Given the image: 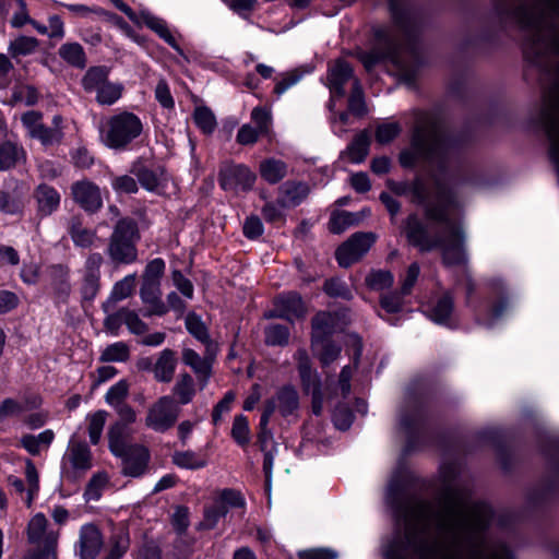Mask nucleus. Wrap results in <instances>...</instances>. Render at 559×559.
Wrapping results in <instances>:
<instances>
[{
  "instance_id": "1",
  "label": "nucleus",
  "mask_w": 559,
  "mask_h": 559,
  "mask_svg": "<svg viewBox=\"0 0 559 559\" xmlns=\"http://www.w3.org/2000/svg\"><path fill=\"white\" fill-rule=\"evenodd\" d=\"M408 478V472L399 468L385 492L396 523L383 549L385 559H514L504 545L486 537L492 516L487 503L471 501L455 487L436 501H425L412 495Z\"/></svg>"
},
{
  "instance_id": "2",
  "label": "nucleus",
  "mask_w": 559,
  "mask_h": 559,
  "mask_svg": "<svg viewBox=\"0 0 559 559\" xmlns=\"http://www.w3.org/2000/svg\"><path fill=\"white\" fill-rule=\"evenodd\" d=\"M414 197L424 206L429 223L409 215L405 225L408 242L420 252L440 250L445 265L465 264V233L461 221L451 216V211L459 206L453 194L437 181L433 197L421 182L414 186Z\"/></svg>"
},
{
  "instance_id": "3",
  "label": "nucleus",
  "mask_w": 559,
  "mask_h": 559,
  "mask_svg": "<svg viewBox=\"0 0 559 559\" xmlns=\"http://www.w3.org/2000/svg\"><path fill=\"white\" fill-rule=\"evenodd\" d=\"M455 152L453 142L443 134L436 117L420 112L412 133L411 147L401 152L400 163L403 167H413L418 160H425L443 169L454 158Z\"/></svg>"
},
{
  "instance_id": "4",
  "label": "nucleus",
  "mask_w": 559,
  "mask_h": 559,
  "mask_svg": "<svg viewBox=\"0 0 559 559\" xmlns=\"http://www.w3.org/2000/svg\"><path fill=\"white\" fill-rule=\"evenodd\" d=\"M358 59L368 71L377 63L389 60L396 68L397 72L407 80L414 78L419 63L416 49L397 44L395 36L386 28H378L374 32L372 49L358 52Z\"/></svg>"
},
{
  "instance_id": "5",
  "label": "nucleus",
  "mask_w": 559,
  "mask_h": 559,
  "mask_svg": "<svg viewBox=\"0 0 559 559\" xmlns=\"http://www.w3.org/2000/svg\"><path fill=\"white\" fill-rule=\"evenodd\" d=\"M299 401L298 394L293 388H283L277 392L276 396L269 401L264 412L261 416L259 441L261 450L264 452L263 471L265 474L266 487L270 486L272 467H273V452L276 447L273 441L272 433L266 429L270 416L277 411L283 417L293 415L298 409Z\"/></svg>"
},
{
  "instance_id": "6",
  "label": "nucleus",
  "mask_w": 559,
  "mask_h": 559,
  "mask_svg": "<svg viewBox=\"0 0 559 559\" xmlns=\"http://www.w3.org/2000/svg\"><path fill=\"white\" fill-rule=\"evenodd\" d=\"M100 142L109 148L124 150L143 131L141 119L133 112L120 111L99 124Z\"/></svg>"
},
{
  "instance_id": "7",
  "label": "nucleus",
  "mask_w": 559,
  "mask_h": 559,
  "mask_svg": "<svg viewBox=\"0 0 559 559\" xmlns=\"http://www.w3.org/2000/svg\"><path fill=\"white\" fill-rule=\"evenodd\" d=\"M509 13L519 24L522 32L526 31L527 22L538 23V27L559 23V0H506Z\"/></svg>"
},
{
  "instance_id": "8",
  "label": "nucleus",
  "mask_w": 559,
  "mask_h": 559,
  "mask_svg": "<svg viewBox=\"0 0 559 559\" xmlns=\"http://www.w3.org/2000/svg\"><path fill=\"white\" fill-rule=\"evenodd\" d=\"M139 238L136 223L131 218L120 219L114 229L107 250L111 261L120 264L133 263L138 258Z\"/></svg>"
},
{
  "instance_id": "9",
  "label": "nucleus",
  "mask_w": 559,
  "mask_h": 559,
  "mask_svg": "<svg viewBox=\"0 0 559 559\" xmlns=\"http://www.w3.org/2000/svg\"><path fill=\"white\" fill-rule=\"evenodd\" d=\"M59 533L49 528L48 521L43 513L35 514L27 525V539L33 545L31 551H37L39 555L51 556L57 559V545Z\"/></svg>"
},
{
  "instance_id": "10",
  "label": "nucleus",
  "mask_w": 559,
  "mask_h": 559,
  "mask_svg": "<svg viewBox=\"0 0 559 559\" xmlns=\"http://www.w3.org/2000/svg\"><path fill=\"white\" fill-rule=\"evenodd\" d=\"M425 421V400L421 396H408L399 414V430L406 437L408 449L413 440L423 430Z\"/></svg>"
},
{
  "instance_id": "11",
  "label": "nucleus",
  "mask_w": 559,
  "mask_h": 559,
  "mask_svg": "<svg viewBox=\"0 0 559 559\" xmlns=\"http://www.w3.org/2000/svg\"><path fill=\"white\" fill-rule=\"evenodd\" d=\"M180 415V407L168 395L159 397L147 409L145 426L155 432H166L175 426Z\"/></svg>"
},
{
  "instance_id": "12",
  "label": "nucleus",
  "mask_w": 559,
  "mask_h": 559,
  "mask_svg": "<svg viewBox=\"0 0 559 559\" xmlns=\"http://www.w3.org/2000/svg\"><path fill=\"white\" fill-rule=\"evenodd\" d=\"M63 463L64 475L70 479H75L86 473L92 467V453L88 445L72 438L64 454Z\"/></svg>"
},
{
  "instance_id": "13",
  "label": "nucleus",
  "mask_w": 559,
  "mask_h": 559,
  "mask_svg": "<svg viewBox=\"0 0 559 559\" xmlns=\"http://www.w3.org/2000/svg\"><path fill=\"white\" fill-rule=\"evenodd\" d=\"M373 233H356L336 250V260L343 267H348L366 254L376 241Z\"/></svg>"
},
{
  "instance_id": "14",
  "label": "nucleus",
  "mask_w": 559,
  "mask_h": 559,
  "mask_svg": "<svg viewBox=\"0 0 559 559\" xmlns=\"http://www.w3.org/2000/svg\"><path fill=\"white\" fill-rule=\"evenodd\" d=\"M241 504V493L233 489H224L219 491L213 499L212 503L204 509V518L201 525L211 530L215 527L219 519L225 516L229 508Z\"/></svg>"
},
{
  "instance_id": "15",
  "label": "nucleus",
  "mask_w": 559,
  "mask_h": 559,
  "mask_svg": "<svg viewBox=\"0 0 559 559\" xmlns=\"http://www.w3.org/2000/svg\"><path fill=\"white\" fill-rule=\"evenodd\" d=\"M352 78L353 69L345 60L338 59L329 66L326 86L331 93V97L328 104L330 111L334 110L335 99L345 95L344 86Z\"/></svg>"
},
{
  "instance_id": "16",
  "label": "nucleus",
  "mask_w": 559,
  "mask_h": 559,
  "mask_svg": "<svg viewBox=\"0 0 559 559\" xmlns=\"http://www.w3.org/2000/svg\"><path fill=\"white\" fill-rule=\"evenodd\" d=\"M296 358L304 388L312 395V413L319 416L322 413V393L319 377L317 372L311 369L309 357L305 350H298Z\"/></svg>"
},
{
  "instance_id": "17",
  "label": "nucleus",
  "mask_w": 559,
  "mask_h": 559,
  "mask_svg": "<svg viewBox=\"0 0 559 559\" xmlns=\"http://www.w3.org/2000/svg\"><path fill=\"white\" fill-rule=\"evenodd\" d=\"M103 257L99 253H92L87 257L83 267V280L81 286L82 298L92 301L99 290L100 265Z\"/></svg>"
},
{
  "instance_id": "18",
  "label": "nucleus",
  "mask_w": 559,
  "mask_h": 559,
  "mask_svg": "<svg viewBox=\"0 0 559 559\" xmlns=\"http://www.w3.org/2000/svg\"><path fill=\"white\" fill-rule=\"evenodd\" d=\"M306 314V306L299 294L290 292L278 296L270 317L294 320Z\"/></svg>"
},
{
  "instance_id": "19",
  "label": "nucleus",
  "mask_w": 559,
  "mask_h": 559,
  "mask_svg": "<svg viewBox=\"0 0 559 559\" xmlns=\"http://www.w3.org/2000/svg\"><path fill=\"white\" fill-rule=\"evenodd\" d=\"M103 547L99 530L93 524H85L80 530L75 552L80 559H95Z\"/></svg>"
},
{
  "instance_id": "20",
  "label": "nucleus",
  "mask_w": 559,
  "mask_h": 559,
  "mask_svg": "<svg viewBox=\"0 0 559 559\" xmlns=\"http://www.w3.org/2000/svg\"><path fill=\"white\" fill-rule=\"evenodd\" d=\"M74 201L85 211L95 212L103 204L99 188L91 181L82 180L72 185Z\"/></svg>"
},
{
  "instance_id": "21",
  "label": "nucleus",
  "mask_w": 559,
  "mask_h": 559,
  "mask_svg": "<svg viewBox=\"0 0 559 559\" xmlns=\"http://www.w3.org/2000/svg\"><path fill=\"white\" fill-rule=\"evenodd\" d=\"M122 473L127 476H141L148 462V452L144 447L134 445L124 449L122 455Z\"/></svg>"
},
{
  "instance_id": "22",
  "label": "nucleus",
  "mask_w": 559,
  "mask_h": 559,
  "mask_svg": "<svg viewBox=\"0 0 559 559\" xmlns=\"http://www.w3.org/2000/svg\"><path fill=\"white\" fill-rule=\"evenodd\" d=\"M427 317L437 324L453 326L454 302L450 293L437 298L426 310Z\"/></svg>"
},
{
  "instance_id": "23",
  "label": "nucleus",
  "mask_w": 559,
  "mask_h": 559,
  "mask_svg": "<svg viewBox=\"0 0 559 559\" xmlns=\"http://www.w3.org/2000/svg\"><path fill=\"white\" fill-rule=\"evenodd\" d=\"M160 292V283L142 282L140 288V297L145 305L144 316H162L167 312V307L163 302Z\"/></svg>"
},
{
  "instance_id": "24",
  "label": "nucleus",
  "mask_w": 559,
  "mask_h": 559,
  "mask_svg": "<svg viewBox=\"0 0 559 559\" xmlns=\"http://www.w3.org/2000/svg\"><path fill=\"white\" fill-rule=\"evenodd\" d=\"M138 16L140 19L139 24H145L150 29L156 33L163 40H165L171 48H174L179 55L183 56V51L179 47L174 35L168 28L166 21L152 14L147 10H141L138 13Z\"/></svg>"
},
{
  "instance_id": "25",
  "label": "nucleus",
  "mask_w": 559,
  "mask_h": 559,
  "mask_svg": "<svg viewBox=\"0 0 559 559\" xmlns=\"http://www.w3.org/2000/svg\"><path fill=\"white\" fill-rule=\"evenodd\" d=\"M138 16L140 19L139 24H145L150 29L156 33L163 40H165L171 48H174L179 55L183 56V51L179 47L174 35L168 28L166 21L152 14L147 10H141L138 13Z\"/></svg>"
},
{
  "instance_id": "26",
  "label": "nucleus",
  "mask_w": 559,
  "mask_h": 559,
  "mask_svg": "<svg viewBox=\"0 0 559 559\" xmlns=\"http://www.w3.org/2000/svg\"><path fill=\"white\" fill-rule=\"evenodd\" d=\"M309 187L300 181H286L278 188L277 203L282 207H295L308 195Z\"/></svg>"
},
{
  "instance_id": "27",
  "label": "nucleus",
  "mask_w": 559,
  "mask_h": 559,
  "mask_svg": "<svg viewBox=\"0 0 559 559\" xmlns=\"http://www.w3.org/2000/svg\"><path fill=\"white\" fill-rule=\"evenodd\" d=\"M26 152L15 140L7 139L0 142V170H9L24 163Z\"/></svg>"
},
{
  "instance_id": "28",
  "label": "nucleus",
  "mask_w": 559,
  "mask_h": 559,
  "mask_svg": "<svg viewBox=\"0 0 559 559\" xmlns=\"http://www.w3.org/2000/svg\"><path fill=\"white\" fill-rule=\"evenodd\" d=\"M251 121L254 128L247 126V144L257 142L258 138L269 132L272 117L271 109L267 106L255 107L251 111Z\"/></svg>"
},
{
  "instance_id": "29",
  "label": "nucleus",
  "mask_w": 559,
  "mask_h": 559,
  "mask_svg": "<svg viewBox=\"0 0 559 559\" xmlns=\"http://www.w3.org/2000/svg\"><path fill=\"white\" fill-rule=\"evenodd\" d=\"M40 405L41 399L38 395L28 396L23 402L5 399L0 405V420L37 409Z\"/></svg>"
},
{
  "instance_id": "30",
  "label": "nucleus",
  "mask_w": 559,
  "mask_h": 559,
  "mask_svg": "<svg viewBox=\"0 0 559 559\" xmlns=\"http://www.w3.org/2000/svg\"><path fill=\"white\" fill-rule=\"evenodd\" d=\"M177 358L171 349H164L159 353L153 367L154 378L158 382H170L176 370Z\"/></svg>"
},
{
  "instance_id": "31",
  "label": "nucleus",
  "mask_w": 559,
  "mask_h": 559,
  "mask_svg": "<svg viewBox=\"0 0 559 559\" xmlns=\"http://www.w3.org/2000/svg\"><path fill=\"white\" fill-rule=\"evenodd\" d=\"M338 314L331 312H319L312 319V340H326L335 333L338 326Z\"/></svg>"
},
{
  "instance_id": "32",
  "label": "nucleus",
  "mask_w": 559,
  "mask_h": 559,
  "mask_svg": "<svg viewBox=\"0 0 559 559\" xmlns=\"http://www.w3.org/2000/svg\"><path fill=\"white\" fill-rule=\"evenodd\" d=\"M34 195L37 202L38 212L43 216L52 214L60 205V194L50 186L39 185L35 190Z\"/></svg>"
},
{
  "instance_id": "33",
  "label": "nucleus",
  "mask_w": 559,
  "mask_h": 559,
  "mask_svg": "<svg viewBox=\"0 0 559 559\" xmlns=\"http://www.w3.org/2000/svg\"><path fill=\"white\" fill-rule=\"evenodd\" d=\"M392 19L405 37L411 38L414 26V17L402 0H389Z\"/></svg>"
},
{
  "instance_id": "34",
  "label": "nucleus",
  "mask_w": 559,
  "mask_h": 559,
  "mask_svg": "<svg viewBox=\"0 0 559 559\" xmlns=\"http://www.w3.org/2000/svg\"><path fill=\"white\" fill-rule=\"evenodd\" d=\"M259 171L266 182L275 185L286 177L288 166L285 162L271 157L260 163Z\"/></svg>"
},
{
  "instance_id": "35",
  "label": "nucleus",
  "mask_w": 559,
  "mask_h": 559,
  "mask_svg": "<svg viewBox=\"0 0 559 559\" xmlns=\"http://www.w3.org/2000/svg\"><path fill=\"white\" fill-rule=\"evenodd\" d=\"M221 186L225 191L245 190V170L241 165H226L221 171Z\"/></svg>"
},
{
  "instance_id": "36",
  "label": "nucleus",
  "mask_w": 559,
  "mask_h": 559,
  "mask_svg": "<svg viewBox=\"0 0 559 559\" xmlns=\"http://www.w3.org/2000/svg\"><path fill=\"white\" fill-rule=\"evenodd\" d=\"M131 436L129 425L123 421H116L108 430L109 447L115 455H122L126 448V441Z\"/></svg>"
},
{
  "instance_id": "37",
  "label": "nucleus",
  "mask_w": 559,
  "mask_h": 559,
  "mask_svg": "<svg viewBox=\"0 0 559 559\" xmlns=\"http://www.w3.org/2000/svg\"><path fill=\"white\" fill-rule=\"evenodd\" d=\"M38 48L39 40L36 37L20 35L10 41L8 52L12 58L17 59L35 53Z\"/></svg>"
},
{
  "instance_id": "38",
  "label": "nucleus",
  "mask_w": 559,
  "mask_h": 559,
  "mask_svg": "<svg viewBox=\"0 0 559 559\" xmlns=\"http://www.w3.org/2000/svg\"><path fill=\"white\" fill-rule=\"evenodd\" d=\"M55 439L51 429L44 430L37 436L25 435L21 438L22 447L32 455H37L41 450L48 449Z\"/></svg>"
},
{
  "instance_id": "39",
  "label": "nucleus",
  "mask_w": 559,
  "mask_h": 559,
  "mask_svg": "<svg viewBox=\"0 0 559 559\" xmlns=\"http://www.w3.org/2000/svg\"><path fill=\"white\" fill-rule=\"evenodd\" d=\"M312 350L323 366L332 364L341 354V347L329 338L312 340Z\"/></svg>"
},
{
  "instance_id": "40",
  "label": "nucleus",
  "mask_w": 559,
  "mask_h": 559,
  "mask_svg": "<svg viewBox=\"0 0 559 559\" xmlns=\"http://www.w3.org/2000/svg\"><path fill=\"white\" fill-rule=\"evenodd\" d=\"M59 56L62 60L75 68H84L86 56L83 47L79 43H66L59 48Z\"/></svg>"
},
{
  "instance_id": "41",
  "label": "nucleus",
  "mask_w": 559,
  "mask_h": 559,
  "mask_svg": "<svg viewBox=\"0 0 559 559\" xmlns=\"http://www.w3.org/2000/svg\"><path fill=\"white\" fill-rule=\"evenodd\" d=\"M108 69L105 67L90 68L82 79V85L88 93H96L108 81Z\"/></svg>"
},
{
  "instance_id": "42",
  "label": "nucleus",
  "mask_w": 559,
  "mask_h": 559,
  "mask_svg": "<svg viewBox=\"0 0 559 559\" xmlns=\"http://www.w3.org/2000/svg\"><path fill=\"white\" fill-rule=\"evenodd\" d=\"M370 135L367 131L359 133L347 148V156L352 163H361L369 152Z\"/></svg>"
},
{
  "instance_id": "43",
  "label": "nucleus",
  "mask_w": 559,
  "mask_h": 559,
  "mask_svg": "<svg viewBox=\"0 0 559 559\" xmlns=\"http://www.w3.org/2000/svg\"><path fill=\"white\" fill-rule=\"evenodd\" d=\"M173 461L178 467L187 469L203 468L207 464V460L204 455L193 451L175 452L173 455Z\"/></svg>"
},
{
  "instance_id": "44",
  "label": "nucleus",
  "mask_w": 559,
  "mask_h": 559,
  "mask_svg": "<svg viewBox=\"0 0 559 559\" xmlns=\"http://www.w3.org/2000/svg\"><path fill=\"white\" fill-rule=\"evenodd\" d=\"M132 171L138 177L139 182L148 191H155L158 189L162 182L164 171L162 169H151L146 167L138 168L133 167Z\"/></svg>"
},
{
  "instance_id": "45",
  "label": "nucleus",
  "mask_w": 559,
  "mask_h": 559,
  "mask_svg": "<svg viewBox=\"0 0 559 559\" xmlns=\"http://www.w3.org/2000/svg\"><path fill=\"white\" fill-rule=\"evenodd\" d=\"M359 221L360 216L358 213H350L345 211L333 213L329 222V229L333 234H342L348 227L358 224Z\"/></svg>"
},
{
  "instance_id": "46",
  "label": "nucleus",
  "mask_w": 559,
  "mask_h": 559,
  "mask_svg": "<svg viewBox=\"0 0 559 559\" xmlns=\"http://www.w3.org/2000/svg\"><path fill=\"white\" fill-rule=\"evenodd\" d=\"M135 280L136 275L130 274L116 283L111 290L108 302L104 305L105 310H107L109 302H117L131 296L132 292L134 290Z\"/></svg>"
},
{
  "instance_id": "47",
  "label": "nucleus",
  "mask_w": 559,
  "mask_h": 559,
  "mask_svg": "<svg viewBox=\"0 0 559 559\" xmlns=\"http://www.w3.org/2000/svg\"><path fill=\"white\" fill-rule=\"evenodd\" d=\"M123 86L120 83L107 81L95 94L96 102L99 105L110 106L120 99L122 96Z\"/></svg>"
},
{
  "instance_id": "48",
  "label": "nucleus",
  "mask_w": 559,
  "mask_h": 559,
  "mask_svg": "<svg viewBox=\"0 0 559 559\" xmlns=\"http://www.w3.org/2000/svg\"><path fill=\"white\" fill-rule=\"evenodd\" d=\"M193 120L198 128L205 134L213 133L217 126L215 115L205 106L195 107Z\"/></svg>"
},
{
  "instance_id": "49",
  "label": "nucleus",
  "mask_w": 559,
  "mask_h": 559,
  "mask_svg": "<svg viewBox=\"0 0 559 559\" xmlns=\"http://www.w3.org/2000/svg\"><path fill=\"white\" fill-rule=\"evenodd\" d=\"M129 357L130 348L124 342L112 343L100 354V360L105 362H124Z\"/></svg>"
},
{
  "instance_id": "50",
  "label": "nucleus",
  "mask_w": 559,
  "mask_h": 559,
  "mask_svg": "<svg viewBox=\"0 0 559 559\" xmlns=\"http://www.w3.org/2000/svg\"><path fill=\"white\" fill-rule=\"evenodd\" d=\"M182 359L185 364L190 366L197 373L209 377L212 358H201L193 349L187 348L183 350Z\"/></svg>"
},
{
  "instance_id": "51",
  "label": "nucleus",
  "mask_w": 559,
  "mask_h": 559,
  "mask_svg": "<svg viewBox=\"0 0 559 559\" xmlns=\"http://www.w3.org/2000/svg\"><path fill=\"white\" fill-rule=\"evenodd\" d=\"M61 117L56 116L53 118L55 128H47L44 124L32 135L39 140L44 145H53L59 143L62 138V132L60 129Z\"/></svg>"
},
{
  "instance_id": "52",
  "label": "nucleus",
  "mask_w": 559,
  "mask_h": 559,
  "mask_svg": "<svg viewBox=\"0 0 559 559\" xmlns=\"http://www.w3.org/2000/svg\"><path fill=\"white\" fill-rule=\"evenodd\" d=\"M130 384L127 380L121 379L109 388L105 395V401L111 407L126 404L124 401L129 394Z\"/></svg>"
},
{
  "instance_id": "53",
  "label": "nucleus",
  "mask_w": 559,
  "mask_h": 559,
  "mask_svg": "<svg viewBox=\"0 0 559 559\" xmlns=\"http://www.w3.org/2000/svg\"><path fill=\"white\" fill-rule=\"evenodd\" d=\"M107 416H108V414L106 411H97L87 416L88 436H90V440L93 444L98 443V441L102 437L104 426L106 424Z\"/></svg>"
},
{
  "instance_id": "54",
  "label": "nucleus",
  "mask_w": 559,
  "mask_h": 559,
  "mask_svg": "<svg viewBox=\"0 0 559 559\" xmlns=\"http://www.w3.org/2000/svg\"><path fill=\"white\" fill-rule=\"evenodd\" d=\"M366 285L372 290H383L392 286L394 282L393 275L389 271H371L366 276Z\"/></svg>"
},
{
  "instance_id": "55",
  "label": "nucleus",
  "mask_w": 559,
  "mask_h": 559,
  "mask_svg": "<svg viewBox=\"0 0 559 559\" xmlns=\"http://www.w3.org/2000/svg\"><path fill=\"white\" fill-rule=\"evenodd\" d=\"M306 71L298 69L282 73L275 82L274 93L277 96L284 94L287 90L296 85L305 75Z\"/></svg>"
},
{
  "instance_id": "56",
  "label": "nucleus",
  "mask_w": 559,
  "mask_h": 559,
  "mask_svg": "<svg viewBox=\"0 0 559 559\" xmlns=\"http://www.w3.org/2000/svg\"><path fill=\"white\" fill-rule=\"evenodd\" d=\"M401 131L402 128L399 122H383L377 127L374 138L379 144H388L392 142Z\"/></svg>"
},
{
  "instance_id": "57",
  "label": "nucleus",
  "mask_w": 559,
  "mask_h": 559,
  "mask_svg": "<svg viewBox=\"0 0 559 559\" xmlns=\"http://www.w3.org/2000/svg\"><path fill=\"white\" fill-rule=\"evenodd\" d=\"M174 393L178 396L180 404H188L194 395L193 379L189 374H182L174 386Z\"/></svg>"
},
{
  "instance_id": "58",
  "label": "nucleus",
  "mask_w": 559,
  "mask_h": 559,
  "mask_svg": "<svg viewBox=\"0 0 559 559\" xmlns=\"http://www.w3.org/2000/svg\"><path fill=\"white\" fill-rule=\"evenodd\" d=\"M108 481L106 474L98 473L94 475L87 484L84 497L87 501H96L100 498L103 490Z\"/></svg>"
},
{
  "instance_id": "59",
  "label": "nucleus",
  "mask_w": 559,
  "mask_h": 559,
  "mask_svg": "<svg viewBox=\"0 0 559 559\" xmlns=\"http://www.w3.org/2000/svg\"><path fill=\"white\" fill-rule=\"evenodd\" d=\"M348 111L356 116H362L366 111L362 88L357 80L353 82V88L348 98Z\"/></svg>"
},
{
  "instance_id": "60",
  "label": "nucleus",
  "mask_w": 559,
  "mask_h": 559,
  "mask_svg": "<svg viewBox=\"0 0 559 559\" xmlns=\"http://www.w3.org/2000/svg\"><path fill=\"white\" fill-rule=\"evenodd\" d=\"M25 476H26V481H27V486H28L27 496H26L25 501H26V504L29 507L39 490L38 473L36 471L35 465L31 461H28L26 463Z\"/></svg>"
},
{
  "instance_id": "61",
  "label": "nucleus",
  "mask_w": 559,
  "mask_h": 559,
  "mask_svg": "<svg viewBox=\"0 0 559 559\" xmlns=\"http://www.w3.org/2000/svg\"><path fill=\"white\" fill-rule=\"evenodd\" d=\"M289 331L285 325L272 324L265 330V341L269 345H285L288 342Z\"/></svg>"
},
{
  "instance_id": "62",
  "label": "nucleus",
  "mask_w": 559,
  "mask_h": 559,
  "mask_svg": "<svg viewBox=\"0 0 559 559\" xmlns=\"http://www.w3.org/2000/svg\"><path fill=\"white\" fill-rule=\"evenodd\" d=\"M70 234L73 242L83 248L92 246L96 237L94 231L82 227L79 223L72 224Z\"/></svg>"
},
{
  "instance_id": "63",
  "label": "nucleus",
  "mask_w": 559,
  "mask_h": 559,
  "mask_svg": "<svg viewBox=\"0 0 559 559\" xmlns=\"http://www.w3.org/2000/svg\"><path fill=\"white\" fill-rule=\"evenodd\" d=\"M165 272V262L160 258L150 261L142 275V282L160 283Z\"/></svg>"
},
{
  "instance_id": "64",
  "label": "nucleus",
  "mask_w": 559,
  "mask_h": 559,
  "mask_svg": "<svg viewBox=\"0 0 559 559\" xmlns=\"http://www.w3.org/2000/svg\"><path fill=\"white\" fill-rule=\"evenodd\" d=\"M123 323L128 326L129 331L133 334L141 335L147 331V325L144 323L139 314L128 308H122Z\"/></svg>"
}]
</instances>
